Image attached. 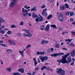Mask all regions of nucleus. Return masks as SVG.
<instances>
[{"instance_id":"774afa93","label":"nucleus","mask_w":75,"mask_h":75,"mask_svg":"<svg viewBox=\"0 0 75 75\" xmlns=\"http://www.w3.org/2000/svg\"><path fill=\"white\" fill-rule=\"evenodd\" d=\"M35 74V72H33L32 73V75H34V74Z\"/></svg>"},{"instance_id":"a18cd8bd","label":"nucleus","mask_w":75,"mask_h":75,"mask_svg":"<svg viewBox=\"0 0 75 75\" xmlns=\"http://www.w3.org/2000/svg\"><path fill=\"white\" fill-rule=\"evenodd\" d=\"M70 45L71 46H72L73 47H74V44L72 43H71Z\"/></svg>"},{"instance_id":"c756f323","label":"nucleus","mask_w":75,"mask_h":75,"mask_svg":"<svg viewBox=\"0 0 75 75\" xmlns=\"http://www.w3.org/2000/svg\"><path fill=\"white\" fill-rule=\"evenodd\" d=\"M7 51L9 52V53H11L12 50L11 49H8L7 50Z\"/></svg>"},{"instance_id":"473e14b6","label":"nucleus","mask_w":75,"mask_h":75,"mask_svg":"<svg viewBox=\"0 0 75 75\" xmlns=\"http://www.w3.org/2000/svg\"><path fill=\"white\" fill-rule=\"evenodd\" d=\"M44 69H45V66H43L41 69V70L42 71H43Z\"/></svg>"},{"instance_id":"39448f33","label":"nucleus","mask_w":75,"mask_h":75,"mask_svg":"<svg viewBox=\"0 0 75 75\" xmlns=\"http://www.w3.org/2000/svg\"><path fill=\"white\" fill-rule=\"evenodd\" d=\"M39 58L40 59H41L42 62H44V61L48 60V57L47 56L42 57L41 56H40Z\"/></svg>"},{"instance_id":"423d86ee","label":"nucleus","mask_w":75,"mask_h":75,"mask_svg":"<svg viewBox=\"0 0 75 75\" xmlns=\"http://www.w3.org/2000/svg\"><path fill=\"white\" fill-rule=\"evenodd\" d=\"M63 56H62V58L61 59V60H57V62H58V63L59 64V65H60V64H61V62L62 63V64H64L63 62H64V58H63Z\"/></svg>"},{"instance_id":"c85d7f7f","label":"nucleus","mask_w":75,"mask_h":75,"mask_svg":"<svg viewBox=\"0 0 75 75\" xmlns=\"http://www.w3.org/2000/svg\"><path fill=\"white\" fill-rule=\"evenodd\" d=\"M74 13L72 12H71L70 13V15L71 16H74Z\"/></svg>"},{"instance_id":"dca6fc26","label":"nucleus","mask_w":75,"mask_h":75,"mask_svg":"<svg viewBox=\"0 0 75 75\" xmlns=\"http://www.w3.org/2000/svg\"><path fill=\"white\" fill-rule=\"evenodd\" d=\"M53 16L52 15L50 14L47 17V20H50V19H51L52 17Z\"/></svg>"},{"instance_id":"f704fd0d","label":"nucleus","mask_w":75,"mask_h":75,"mask_svg":"<svg viewBox=\"0 0 75 75\" xmlns=\"http://www.w3.org/2000/svg\"><path fill=\"white\" fill-rule=\"evenodd\" d=\"M16 26L14 25H11V28H16Z\"/></svg>"},{"instance_id":"2eb2a0df","label":"nucleus","mask_w":75,"mask_h":75,"mask_svg":"<svg viewBox=\"0 0 75 75\" xmlns=\"http://www.w3.org/2000/svg\"><path fill=\"white\" fill-rule=\"evenodd\" d=\"M33 60L34 61L35 66H36V65L38 64V62L36 61V59L35 58L33 59Z\"/></svg>"},{"instance_id":"c03bdc74","label":"nucleus","mask_w":75,"mask_h":75,"mask_svg":"<svg viewBox=\"0 0 75 75\" xmlns=\"http://www.w3.org/2000/svg\"><path fill=\"white\" fill-rule=\"evenodd\" d=\"M40 55H44V53H43V52H40Z\"/></svg>"},{"instance_id":"13d9d810","label":"nucleus","mask_w":75,"mask_h":75,"mask_svg":"<svg viewBox=\"0 0 75 75\" xmlns=\"http://www.w3.org/2000/svg\"><path fill=\"white\" fill-rule=\"evenodd\" d=\"M50 50H51V51L53 52V51H54V48H51Z\"/></svg>"},{"instance_id":"ea45409f","label":"nucleus","mask_w":75,"mask_h":75,"mask_svg":"<svg viewBox=\"0 0 75 75\" xmlns=\"http://www.w3.org/2000/svg\"><path fill=\"white\" fill-rule=\"evenodd\" d=\"M0 45H2V47H6V45H4L1 43H0Z\"/></svg>"},{"instance_id":"0eeeda50","label":"nucleus","mask_w":75,"mask_h":75,"mask_svg":"<svg viewBox=\"0 0 75 75\" xmlns=\"http://www.w3.org/2000/svg\"><path fill=\"white\" fill-rule=\"evenodd\" d=\"M64 53H60L54 54V57H58V56H61V55H64Z\"/></svg>"},{"instance_id":"2f4dec72","label":"nucleus","mask_w":75,"mask_h":75,"mask_svg":"<svg viewBox=\"0 0 75 75\" xmlns=\"http://www.w3.org/2000/svg\"><path fill=\"white\" fill-rule=\"evenodd\" d=\"M0 31V33H1V34H4L5 33L4 30H1Z\"/></svg>"},{"instance_id":"79ce46f5","label":"nucleus","mask_w":75,"mask_h":75,"mask_svg":"<svg viewBox=\"0 0 75 75\" xmlns=\"http://www.w3.org/2000/svg\"><path fill=\"white\" fill-rule=\"evenodd\" d=\"M48 41H45V44H48L49 42Z\"/></svg>"},{"instance_id":"338daca9","label":"nucleus","mask_w":75,"mask_h":75,"mask_svg":"<svg viewBox=\"0 0 75 75\" xmlns=\"http://www.w3.org/2000/svg\"><path fill=\"white\" fill-rule=\"evenodd\" d=\"M69 72L70 74H72V73H73V71H69Z\"/></svg>"},{"instance_id":"cd10ccee","label":"nucleus","mask_w":75,"mask_h":75,"mask_svg":"<svg viewBox=\"0 0 75 75\" xmlns=\"http://www.w3.org/2000/svg\"><path fill=\"white\" fill-rule=\"evenodd\" d=\"M60 9L62 10H65V7H64V6H60Z\"/></svg>"},{"instance_id":"b1692460","label":"nucleus","mask_w":75,"mask_h":75,"mask_svg":"<svg viewBox=\"0 0 75 75\" xmlns=\"http://www.w3.org/2000/svg\"><path fill=\"white\" fill-rule=\"evenodd\" d=\"M44 25H42V26H41L40 27L41 30H43L44 29Z\"/></svg>"},{"instance_id":"f8f14e48","label":"nucleus","mask_w":75,"mask_h":75,"mask_svg":"<svg viewBox=\"0 0 75 75\" xmlns=\"http://www.w3.org/2000/svg\"><path fill=\"white\" fill-rule=\"evenodd\" d=\"M18 71L19 72H21V73H24V69L21 68V69H19L18 70Z\"/></svg>"},{"instance_id":"6ab92c4d","label":"nucleus","mask_w":75,"mask_h":75,"mask_svg":"<svg viewBox=\"0 0 75 75\" xmlns=\"http://www.w3.org/2000/svg\"><path fill=\"white\" fill-rule=\"evenodd\" d=\"M39 22H41V21H43V20H44V18L43 17L41 18H40V17L39 18Z\"/></svg>"},{"instance_id":"20e7f679","label":"nucleus","mask_w":75,"mask_h":75,"mask_svg":"<svg viewBox=\"0 0 75 75\" xmlns=\"http://www.w3.org/2000/svg\"><path fill=\"white\" fill-rule=\"evenodd\" d=\"M17 3V0H11L10 1L9 6L10 7H13Z\"/></svg>"},{"instance_id":"c9c22d12","label":"nucleus","mask_w":75,"mask_h":75,"mask_svg":"<svg viewBox=\"0 0 75 75\" xmlns=\"http://www.w3.org/2000/svg\"><path fill=\"white\" fill-rule=\"evenodd\" d=\"M69 12H67L65 13V15L66 16H69Z\"/></svg>"},{"instance_id":"bf43d9fd","label":"nucleus","mask_w":75,"mask_h":75,"mask_svg":"<svg viewBox=\"0 0 75 75\" xmlns=\"http://www.w3.org/2000/svg\"><path fill=\"white\" fill-rule=\"evenodd\" d=\"M51 57H54V54H51Z\"/></svg>"},{"instance_id":"9d476101","label":"nucleus","mask_w":75,"mask_h":75,"mask_svg":"<svg viewBox=\"0 0 75 75\" xmlns=\"http://www.w3.org/2000/svg\"><path fill=\"white\" fill-rule=\"evenodd\" d=\"M32 17L33 18L37 17V15L35 14L34 12H33L32 14Z\"/></svg>"},{"instance_id":"864d4df0","label":"nucleus","mask_w":75,"mask_h":75,"mask_svg":"<svg viewBox=\"0 0 75 75\" xmlns=\"http://www.w3.org/2000/svg\"><path fill=\"white\" fill-rule=\"evenodd\" d=\"M24 10H25L24 8H22V12H23V13H25V11H24Z\"/></svg>"},{"instance_id":"e433bc0d","label":"nucleus","mask_w":75,"mask_h":75,"mask_svg":"<svg viewBox=\"0 0 75 75\" xmlns=\"http://www.w3.org/2000/svg\"><path fill=\"white\" fill-rule=\"evenodd\" d=\"M32 36V34L30 33H28V37H31Z\"/></svg>"},{"instance_id":"4468645a","label":"nucleus","mask_w":75,"mask_h":75,"mask_svg":"<svg viewBox=\"0 0 75 75\" xmlns=\"http://www.w3.org/2000/svg\"><path fill=\"white\" fill-rule=\"evenodd\" d=\"M47 10V8H45L43 10V11L42 13V16H44V13H45V12Z\"/></svg>"},{"instance_id":"4c0bfd02","label":"nucleus","mask_w":75,"mask_h":75,"mask_svg":"<svg viewBox=\"0 0 75 75\" xmlns=\"http://www.w3.org/2000/svg\"><path fill=\"white\" fill-rule=\"evenodd\" d=\"M23 24H24V22L23 21L21 22L20 23V25H23Z\"/></svg>"},{"instance_id":"37998d69","label":"nucleus","mask_w":75,"mask_h":75,"mask_svg":"<svg viewBox=\"0 0 75 75\" xmlns=\"http://www.w3.org/2000/svg\"><path fill=\"white\" fill-rule=\"evenodd\" d=\"M62 50H65V51H66V50L67 51V50H68V49H67L65 48V47H63L62 49Z\"/></svg>"},{"instance_id":"8fccbe9b","label":"nucleus","mask_w":75,"mask_h":75,"mask_svg":"<svg viewBox=\"0 0 75 75\" xmlns=\"http://www.w3.org/2000/svg\"><path fill=\"white\" fill-rule=\"evenodd\" d=\"M70 21L72 22L74 21V19L72 18H71L70 19Z\"/></svg>"},{"instance_id":"6e6552de","label":"nucleus","mask_w":75,"mask_h":75,"mask_svg":"<svg viewBox=\"0 0 75 75\" xmlns=\"http://www.w3.org/2000/svg\"><path fill=\"white\" fill-rule=\"evenodd\" d=\"M71 56L72 57L75 56V50H74L71 52Z\"/></svg>"},{"instance_id":"4be33fe9","label":"nucleus","mask_w":75,"mask_h":75,"mask_svg":"<svg viewBox=\"0 0 75 75\" xmlns=\"http://www.w3.org/2000/svg\"><path fill=\"white\" fill-rule=\"evenodd\" d=\"M14 44H16V43H14V41L12 40L10 44V45H13Z\"/></svg>"},{"instance_id":"7ed1b4c3","label":"nucleus","mask_w":75,"mask_h":75,"mask_svg":"<svg viewBox=\"0 0 75 75\" xmlns=\"http://www.w3.org/2000/svg\"><path fill=\"white\" fill-rule=\"evenodd\" d=\"M56 70H57L56 71V72L58 74L61 75H65V70L62 69V68L59 69L57 68L56 69Z\"/></svg>"},{"instance_id":"de8ad7c7","label":"nucleus","mask_w":75,"mask_h":75,"mask_svg":"<svg viewBox=\"0 0 75 75\" xmlns=\"http://www.w3.org/2000/svg\"><path fill=\"white\" fill-rule=\"evenodd\" d=\"M71 33H72L73 35H75V32H74L73 31H72L71 32Z\"/></svg>"},{"instance_id":"09e8293b","label":"nucleus","mask_w":75,"mask_h":75,"mask_svg":"<svg viewBox=\"0 0 75 75\" xmlns=\"http://www.w3.org/2000/svg\"><path fill=\"white\" fill-rule=\"evenodd\" d=\"M45 69H47V70H50V69L48 68L46 66H45Z\"/></svg>"},{"instance_id":"e2e57ef3","label":"nucleus","mask_w":75,"mask_h":75,"mask_svg":"<svg viewBox=\"0 0 75 75\" xmlns=\"http://www.w3.org/2000/svg\"><path fill=\"white\" fill-rule=\"evenodd\" d=\"M4 36L6 37H8V36L7 34H5L4 35Z\"/></svg>"},{"instance_id":"7c9ffc66","label":"nucleus","mask_w":75,"mask_h":75,"mask_svg":"<svg viewBox=\"0 0 75 75\" xmlns=\"http://www.w3.org/2000/svg\"><path fill=\"white\" fill-rule=\"evenodd\" d=\"M27 13H23V16L24 17H26L27 16Z\"/></svg>"},{"instance_id":"58836bf2","label":"nucleus","mask_w":75,"mask_h":75,"mask_svg":"<svg viewBox=\"0 0 75 75\" xmlns=\"http://www.w3.org/2000/svg\"><path fill=\"white\" fill-rule=\"evenodd\" d=\"M39 69H40V68L38 67H37L35 69V71L36 70H37V71H38V70H39Z\"/></svg>"},{"instance_id":"a19ab883","label":"nucleus","mask_w":75,"mask_h":75,"mask_svg":"<svg viewBox=\"0 0 75 75\" xmlns=\"http://www.w3.org/2000/svg\"><path fill=\"white\" fill-rule=\"evenodd\" d=\"M36 55H40V52L39 51H38L36 53Z\"/></svg>"},{"instance_id":"3c124183","label":"nucleus","mask_w":75,"mask_h":75,"mask_svg":"<svg viewBox=\"0 0 75 75\" xmlns=\"http://www.w3.org/2000/svg\"><path fill=\"white\" fill-rule=\"evenodd\" d=\"M45 6L43 5V6H42L41 8H45Z\"/></svg>"},{"instance_id":"ddd939ff","label":"nucleus","mask_w":75,"mask_h":75,"mask_svg":"<svg viewBox=\"0 0 75 75\" xmlns=\"http://www.w3.org/2000/svg\"><path fill=\"white\" fill-rule=\"evenodd\" d=\"M31 11H37V9H36V7L35 6H34L33 8H32L30 9Z\"/></svg>"},{"instance_id":"5701e85b","label":"nucleus","mask_w":75,"mask_h":75,"mask_svg":"<svg viewBox=\"0 0 75 75\" xmlns=\"http://www.w3.org/2000/svg\"><path fill=\"white\" fill-rule=\"evenodd\" d=\"M6 70L9 72H11V69L10 68H6Z\"/></svg>"},{"instance_id":"f03ea898","label":"nucleus","mask_w":75,"mask_h":75,"mask_svg":"<svg viewBox=\"0 0 75 75\" xmlns=\"http://www.w3.org/2000/svg\"><path fill=\"white\" fill-rule=\"evenodd\" d=\"M57 17H58V18L60 22H62L64 21V16L62 14V13L61 12L59 13L57 12Z\"/></svg>"},{"instance_id":"a211bd4d","label":"nucleus","mask_w":75,"mask_h":75,"mask_svg":"<svg viewBox=\"0 0 75 75\" xmlns=\"http://www.w3.org/2000/svg\"><path fill=\"white\" fill-rule=\"evenodd\" d=\"M65 8H69L70 9V8L69 7V5L67 4H65Z\"/></svg>"},{"instance_id":"6e6d98bb","label":"nucleus","mask_w":75,"mask_h":75,"mask_svg":"<svg viewBox=\"0 0 75 75\" xmlns=\"http://www.w3.org/2000/svg\"><path fill=\"white\" fill-rule=\"evenodd\" d=\"M25 35H24V37H28V34H24Z\"/></svg>"},{"instance_id":"49530a36","label":"nucleus","mask_w":75,"mask_h":75,"mask_svg":"<svg viewBox=\"0 0 75 75\" xmlns=\"http://www.w3.org/2000/svg\"><path fill=\"white\" fill-rule=\"evenodd\" d=\"M45 16H47V15H48V14L47 13V12H45V13H44V15Z\"/></svg>"},{"instance_id":"4d7b16f0","label":"nucleus","mask_w":75,"mask_h":75,"mask_svg":"<svg viewBox=\"0 0 75 75\" xmlns=\"http://www.w3.org/2000/svg\"><path fill=\"white\" fill-rule=\"evenodd\" d=\"M21 75V74L19 72L17 73V75Z\"/></svg>"},{"instance_id":"412c9836","label":"nucleus","mask_w":75,"mask_h":75,"mask_svg":"<svg viewBox=\"0 0 75 75\" xmlns=\"http://www.w3.org/2000/svg\"><path fill=\"white\" fill-rule=\"evenodd\" d=\"M7 34H8L9 35H10V34H12V32L10 31H8V32H7Z\"/></svg>"},{"instance_id":"680f3d73","label":"nucleus","mask_w":75,"mask_h":75,"mask_svg":"<svg viewBox=\"0 0 75 75\" xmlns=\"http://www.w3.org/2000/svg\"><path fill=\"white\" fill-rule=\"evenodd\" d=\"M13 75H17V73H13Z\"/></svg>"},{"instance_id":"a878e982","label":"nucleus","mask_w":75,"mask_h":75,"mask_svg":"<svg viewBox=\"0 0 75 75\" xmlns=\"http://www.w3.org/2000/svg\"><path fill=\"white\" fill-rule=\"evenodd\" d=\"M65 41H68V44H69L70 42H71V41L69 40V39H66Z\"/></svg>"},{"instance_id":"1a4fd4ad","label":"nucleus","mask_w":75,"mask_h":75,"mask_svg":"<svg viewBox=\"0 0 75 75\" xmlns=\"http://www.w3.org/2000/svg\"><path fill=\"white\" fill-rule=\"evenodd\" d=\"M22 31H25L24 34H28L30 33V31L28 30H22Z\"/></svg>"},{"instance_id":"052dcab7","label":"nucleus","mask_w":75,"mask_h":75,"mask_svg":"<svg viewBox=\"0 0 75 75\" xmlns=\"http://www.w3.org/2000/svg\"><path fill=\"white\" fill-rule=\"evenodd\" d=\"M0 42H1V43H2L3 44L4 43V41L3 40H1L0 41Z\"/></svg>"},{"instance_id":"5fc2aeb1","label":"nucleus","mask_w":75,"mask_h":75,"mask_svg":"<svg viewBox=\"0 0 75 75\" xmlns=\"http://www.w3.org/2000/svg\"><path fill=\"white\" fill-rule=\"evenodd\" d=\"M16 35L18 36H21V33H17V34Z\"/></svg>"},{"instance_id":"aec40b11","label":"nucleus","mask_w":75,"mask_h":75,"mask_svg":"<svg viewBox=\"0 0 75 75\" xmlns=\"http://www.w3.org/2000/svg\"><path fill=\"white\" fill-rule=\"evenodd\" d=\"M55 47L56 48H59V45L57 43L55 45Z\"/></svg>"},{"instance_id":"9b49d317","label":"nucleus","mask_w":75,"mask_h":75,"mask_svg":"<svg viewBox=\"0 0 75 75\" xmlns=\"http://www.w3.org/2000/svg\"><path fill=\"white\" fill-rule=\"evenodd\" d=\"M50 30V25H47L45 28V30L46 31H48Z\"/></svg>"},{"instance_id":"bb28decb","label":"nucleus","mask_w":75,"mask_h":75,"mask_svg":"<svg viewBox=\"0 0 75 75\" xmlns=\"http://www.w3.org/2000/svg\"><path fill=\"white\" fill-rule=\"evenodd\" d=\"M44 44H45V41H44V40H42L41 43V44L42 45H43Z\"/></svg>"},{"instance_id":"f3484780","label":"nucleus","mask_w":75,"mask_h":75,"mask_svg":"<svg viewBox=\"0 0 75 75\" xmlns=\"http://www.w3.org/2000/svg\"><path fill=\"white\" fill-rule=\"evenodd\" d=\"M50 26L51 27H53V28H57V29H58V28H57V26L55 25H50Z\"/></svg>"},{"instance_id":"72a5a7b5","label":"nucleus","mask_w":75,"mask_h":75,"mask_svg":"<svg viewBox=\"0 0 75 75\" xmlns=\"http://www.w3.org/2000/svg\"><path fill=\"white\" fill-rule=\"evenodd\" d=\"M31 47V45H28L26 47V48L27 49L28 48H30Z\"/></svg>"},{"instance_id":"603ef678","label":"nucleus","mask_w":75,"mask_h":75,"mask_svg":"<svg viewBox=\"0 0 75 75\" xmlns=\"http://www.w3.org/2000/svg\"><path fill=\"white\" fill-rule=\"evenodd\" d=\"M74 65V62H73L70 64V65Z\"/></svg>"},{"instance_id":"f257e3e1","label":"nucleus","mask_w":75,"mask_h":75,"mask_svg":"<svg viewBox=\"0 0 75 75\" xmlns=\"http://www.w3.org/2000/svg\"><path fill=\"white\" fill-rule=\"evenodd\" d=\"M69 55V53H67L66 54L63 55V58L64 61H63V63L65 64H68L69 63V62H71V60L72 59H71V57H68Z\"/></svg>"},{"instance_id":"69168bd1","label":"nucleus","mask_w":75,"mask_h":75,"mask_svg":"<svg viewBox=\"0 0 75 75\" xmlns=\"http://www.w3.org/2000/svg\"><path fill=\"white\" fill-rule=\"evenodd\" d=\"M71 24L73 25L75 24V22H72L71 23Z\"/></svg>"},{"instance_id":"393cba45","label":"nucleus","mask_w":75,"mask_h":75,"mask_svg":"<svg viewBox=\"0 0 75 75\" xmlns=\"http://www.w3.org/2000/svg\"><path fill=\"white\" fill-rule=\"evenodd\" d=\"M39 18H37L35 19V21L36 22V23H37V22H38V21H39Z\"/></svg>"},{"instance_id":"0e129e2a","label":"nucleus","mask_w":75,"mask_h":75,"mask_svg":"<svg viewBox=\"0 0 75 75\" xmlns=\"http://www.w3.org/2000/svg\"><path fill=\"white\" fill-rule=\"evenodd\" d=\"M31 16V14L29 13L28 14V16H29V17H30V16Z\"/></svg>"}]
</instances>
